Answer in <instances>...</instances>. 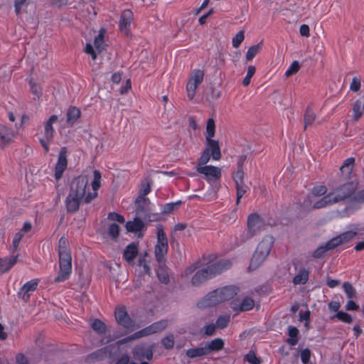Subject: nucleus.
Segmentation results:
<instances>
[{"label": "nucleus", "mask_w": 364, "mask_h": 364, "mask_svg": "<svg viewBox=\"0 0 364 364\" xmlns=\"http://www.w3.org/2000/svg\"><path fill=\"white\" fill-rule=\"evenodd\" d=\"M100 183H69V193L65 200L67 212L73 213L79 210L81 202L90 203L97 196Z\"/></svg>", "instance_id": "obj_1"}, {"label": "nucleus", "mask_w": 364, "mask_h": 364, "mask_svg": "<svg viewBox=\"0 0 364 364\" xmlns=\"http://www.w3.org/2000/svg\"><path fill=\"white\" fill-rule=\"evenodd\" d=\"M215 134V121L213 118H209L205 127V148L198 159L200 164H207L210 156L215 161H219L221 159L222 154L219 141L213 139Z\"/></svg>", "instance_id": "obj_2"}, {"label": "nucleus", "mask_w": 364, "mask_h": 364, "mask_svg": "<svg viewBox=\"0 0 364 364\" xmlns=\"http://www.w3.org/2000/svg\"><path fill=\"white\" fill-rule=\"evenodd\" d=\"M231 267L232 262L229 259L218 261L197 271L192 277L191 283L193 287H198L215 275L229 269Z\"/></svg>", "instance_id": "obj_3"}, {"label": "nucleus", "mask_w": 364, "mask_h": 364, "mask_svg": "<svg viewBox=\"0 0 364 364\" xmlns=\"http://www.w3.org/2000/svg\"><path fill=\"white\" fill-rule=\"evenodd\" d=\"M69 242L65 237H61L58 242L59 272L55 278V282L68 279L72 272V257L68 248Z\"/></svg>", "instance_id": "obj_4"}, {"label": "nucleus", "mask_w": 364, "mask_h": 364, "mask_svg": "<svg viewBox=\"0 0 364 364\" xmlns=\"http://www.w3.org/2000/svg\"><path fill=\"white\" fill-rule=\"evenodd\" d=\"M238 289L235 287H225L217 289L208 294L198 304L200 308L214 306L220 303L232 299L237 294Z\"/></svg>", "instance_id": "obj_5"}, {"label": "nucleus", "mask_w": 364, "mask_h": 364, "mask_svg": "<svg viewBox=\"0 0 364 364\" xmlns=\"http://www.w3.org/2000/svg\"><path fill=\"white\" fill-rule=\"evenodd\" d=\"M273 244L274 238L270 235H267L262 239L251 259L249 266L250 271L257 269L263 263L269 255Z\"/></svg>", "instance_id": "obj_6"}, {"label": "nucleus", "mask_w": 364, "mask_h": 364, "mask_svg": "<svg viewBox=\"0 0 364 364\" xmlns=\"http://www.w3.org/2000/svg\"><path fill=\"white\" fill-rule=\"evenodd\" d=\"M150 183H141L139 187V193L135 199V212L140 216L152 219L154 214L150 212V200L146 196L151 192Z\"/></svg>", "instance_id": "obj_7"}, {"label": "nucleus", "mask_w": 364, "mask_h": 364, "mask_svg": "<svg viewBox=\"0 0 364 364\" xmlns=\"http://www.w3.org/2000/svg\"><path fill=\"white\" fill-rule=\"evenodd\" d=\"M218 190V183H191L187 187L190 198H205L213 197Z\"/></svg>", "instance_id": "obj_8"}, {"label": "nucleus", "mask_w": 364, "mask_h": 364, "mask_svg": "<svg viewBox=\"0 0 364 364\" xmlns=\"http://www.w3.org/2000/svg\"><path fill=\"white\" fill-rule=\"evenodd\" d=\"M204 79V72L202 70H194L191 72L187 85L186 92L188 98L193 100L196 93V90L199 85L203 82Z\"/></svg>", "instance_id": "obj_9"}, {"label": "nucleus", "mask_w": 364, "mask_h": 364, "mask_svg": "<svg viewBox=\"0 0 364 364\" xmlns=\"http://www.w3.org/2000/svg\"><path fill=\"white\" fill-rule=\"evenodd\" d=\"M168 252V240L163 227L159 225L157 228V244L155 247V257L156 260L161 263L164 261V255Z\"/></svg>", "instance_id": "obj_10"}, {"label": "nucleus", "mask_w": 364, "mask_h": 364, "mask_svg": "<svg viewBox=\"0 0 364 364\" xmlns=\"http://www.w3.org/2000/svg\"><path fill=\"white\" fill-rule=\"evenodd\" d=\"M58 120V117L55 114L50 118L44 124L43 137L40 139V143L43 146L46 152L49 151L48 144L53 140L54 135V128L53 124Z\"/></svg>", "instance_id": "obj_11"}, {"label": "nucleus", "mask_w": 364, "mask_h": 364, "mask_svg": "<svg viewBox=\"0 0 364 364\" xmlns=\"http://www.w3.org/2000/svg\"><path fill=\"white\" fill-rule=\"evenodd\" d=\"M196 169L199 173L204 175L206 180L220 181L221 179L222 170L219 167L200 164L198 160Z\"/></svg>", "instance_id": "obj_12"}, {"label": "nucleus", "mask_w": 364, "mask_h": 364, "mask_svg": "<svg viewBox=\"0 0 364 364\" xmlns=\"http://www.w3.org/2000/svg\"><path fill=\"white\" fill-rule=\"evenodd\" d=\"M115 320L117 323L124 328L133 329L134 327V322L130 318L127 309L123 305L117 306L114 310Z\"/></svg>", "instance_id": "obj_13"}, {"label": "nucleus", "mask_w": 364, "mask_h": 364, "mask_svg": "<svg viewBox=\"0 0 364 364\" xmlns=\"http://www.w3.org/2000/svg\"><path fill=\"white\" fill-rule=\"evenodd\" d=\"M341 191H343V193L337 194L336 196H334V193H328L327 196L316 202L312 208L314 209H320L344 200L347 198L349 191L344 188H342Z\"/></svg>", "instance_id": "obj_14"}, {"label": "nucleus", "mask_w": 364, "mask_h": 364, "mask_svg": "<svg viewBox=\"0 0 364 364\" xmlns=\"http://www.w3.org/2000/svg\"><path fill=\"white\" fill-rule=\"evenodd\" d=\"M264 226V221L257 213H252L247 218V238H251L259 232Z\"/></svg>", "instance_id": "obj_15"}, {"label": "nucleus", "mask_w": 364, "mask_h": 364, "mask_svg": "<svg viewBox=\"0 0 364 364\" xmlns=\"http://www.w3.org/2000/svg\"><path fill=\"white\" fill-rule=\"evenodd\" d=\"M38 0H15V12L17 15L21 13L33 14L36 11Z\"/></svg>", "instance_id": "obj_16"}, {"label": "nucleus", "mask_w": 364, "mask_h": 364, "mask_svg": "<svg viewBox=\"0 0 364 364\" xmlns=\"http://www.w3.org/2000/svg\"><path fill=\"white\" fill-rule=\"evenodd\" d=\"M143 220L146 222H151L157 220V218H156V215H154V216L152 217V219L149 220L148 218H146L145 216H140L136 213V218L134 220L128 221L126 223L127 230L132 232L141 230L144 227V223Z\"/></svg>", "instance_id": "obj_17"}, {"label": "nucleus", "mask_w": 364, "mask_h": 364, "mask_svg": "<svg viewBox=\"0 0 364 364\" xmlns=\"http://www.w3.org/2000/svg\"><path fill=\"white\" fill-rule=\"evenodd\" d=\"M68 166V160H67V149L65 147H63L60 149L59 152L58 162L55 166V178L58 181L60 179L63 171L66 169Z\"/></svg>", "instance_id": "obj_18"}, {"label": "nucleus", "mask_w": 364, "mask_h": 364, "mask_svg": "<svg viewBox=\"0 0 364 364\" xmlns=\"http://www.w3.org/2000/svg\"><path fill=\"white\" fill-rule=\"evenodd\" d=\"M355 159L354 157L346 159L340 168V172L344 180L353 179V168L355 166Z\"/></svg>", "instance_id": "obj_19"}, {"label": "nucleus", "mask_w": 364, "mask_h": 364, "mask_svg": "<svg viewBox=\"0 0 364 364\" xmlns=\"http://www.w3.org/2000/svg\"><path fill=\"white\" fill-rule=\"evenodd\" d=\"M15 137V132L6 125L0 124V148L10 144Z\"/></svg>", "instance_id": "obj_20"}, {"label": "nucleus", "mask_w": 364, "mask_h": 364, "mask_svg": "<svg viewBox=\"0 0 364 364\" xmlns=\"http://www.w3.org/2000/svg\"><path fill=\"white\" fill-rule=\"evenodd\" d=\"M255 306L254 300L250 297H245L242 301L234 300L230 303V308L235 311H247L251 310Z\"/></svg>", "instance_id": "obj_21"}, {"label": "nucleus", "mask_w": 364, "mask_h": 364, "mask_svg": "<svg viewBox=\"0 0 364 364\" xmlns=\"http://www.w3.org/2000/svg\"><path fill=\"white\" fill-rule=\"evenodd\" d=\"M134 18V16L132 12L126 9L122 11L119 23V29L122 32L124 33L126 35L129 34V26L131 23Z\"/></svg>", "instance_id": "obj_22"}, {"label": "nucleus", "mask_w": 364, "mask_h": 364, "mask_svg": "<svg viewBox=\"0 0 364 364\" xmlns=\"http://www.w3.org/2000/svg\"><path fill=\"white\" fill-rule=\"evenodd\" d=\"M356 235L357 232L355 231L350 230L343 232L335 237H333L331 240L332 241L335 248H336L339 245L346 243L353 240Z\"/></svg>", "instance_id": "obj_23"}, {"label": "nucleus", "mask_w": 364, "mask_h": 364, "mask_svg": "<svg viewBox=\"0 0 364 364\" xmlns=\"http://www.w3.org/2000/svg\"><path fill=\"white\" fill-rule=\"evenodd\" d=\"M111 346H108L105 348L99 349L86 357V361L87 363H93L96 360H101L105 358L108 353H111Z\"/></svg>", "instance_id": "obj_24"}, {"label": "nucleus", "mask_w": 364, "mask_h": 364, "mask_svg": "<svg viewBox=\"0 0 364 364\" xmlns=\"http://www.w3.org/2000/svg\"><path fill=\"white\" fill-rule=\"evenodd\" d=\"M38 286V282L36 281H30L26 283L21 289L18 292V296L23 300L24 301H28L30 299V291H33L36 289Z\"/></svg>", "instance_id": "obj_25"}, {"label": "nucleus", "mask_w": 364, "mask_h": 364, "mask_svg": "<svg viewBox=\"0 0 364 364\" xmlns=\"http://www.w3.org/2000/svg\"><path fill=\"white\" fill-rule=\"evenodd\" d=\"M208 354L211 352L219 351L224 348V341L221 338H215L204 343Z\"/></svg>", "instance_id": "obj_26"}, {"label": "nucleus", "mask_w": 364, "mask_h": 364, "mask_svg": "<svg viewBox=\"0 0 364 364\" xmlns=\"http://www.w3.org/2000/svg\"><path fill=\"white\" fill-rule=\"evenodd\" d=\"M333 249H335V247L333 245L332 241L330 240L326 243V245L318 247L315 251H314L312 257L315 259H320L323 257L327 251Z\"/></svg>", "instance_id": "obj_27"}, {"label": "nucleus", "mask_w": 364, "mask_h": 364, "mask_svg": "<svg viewBox=\"0 0 364 364\" xmlns=\"http://www.w3.org/2000/svg\"><path fill=\"white\" fill-rule=\"evenodd\" d=\"M18 260V256L0 259V273L5 272L11 268Z\"/></svg>", "instance_id": "obj_28"}, {"label": "nucleus", "mask_w": 364, "mask_h": 364, "mask_svg": "<svg viewBox=\"0 0 364 364\" xmlns=\"http://www.w3.org/2000/svg\"><path fill=\"white\" fill-rule=\"evenodd\" d=\"M168 326L166 320H161L152 323L151 325L146 327L149 335L154 334L158 332H161L164 330Z\"/></svg>", "instance_id": "obj_29"}, {"label": "nucleus", "mask_w": 364, "mask_h": 364, "mask_svg": "<svg viewBox=\"0 0 364 364\" xmlns=\"http://www.w3.org/2000/svg\"><path fill=\"white\" fill-rule=\"evenodd\" d=\"M186 355L190 358H195L197 357L207 355L208 354L204 345L198 348L188 349L186 352Z\"/></svg>", "instance_id": "obj_30"}, {"label": "nucleus", "mask_w": 364, "mask_h": 364, "mask_svg": "<svg viewBox=\"0 0 364 364\" xmlns=\"http://www.w3.org/2000/svg\"><path fill=\"white\" fill-rule=\"evenodd\" d=\"M138 253L137 245L134 243L129 245L124 251V257L126 261L131 262Z\"/></svg>", "instance_id": "obj_31"}, {"label": "nucleus", "mask_w": 364, "mask_h": 364, "mask_svg": "<svg viewBox=\"0 0 364 364\" xmlns=\"http://www.w3.org/2000/svg\"><path fill=\"white\" fill-rule=\"evenodd\" d=\"M81 112L76 107H72L67 112V123L72 126L80 117Z\"/></svg>", "instance_id": "obj_32"}, {"label": "nucleus", "mask_w": 364, "mask_h": 364, "mask_svg": "<svg viewBox=\"0 0 364 364\" xmlns=\"http://www.w3.org/2000/svg\"><path fill=\"white\" fill-rule=\"evenodd\" d=\"M92 328L98 334L102 335L106 333L107 326L100 319H94L91 323Z\"/></svg>", "instance_id": "obj_33"}, {"label": "nucleus", "mask_w": 364, "mask_h": 364, "mask_svg": "<svg viewBox=\"0 0 364 364\" xmlns=\"http://www.w3.org/2000/svg\"><path fill=\"white\" fill-rule=\"evenodd\" d=\"M298 334L299 330L294 326H289L288 328V335L289 338L287 339V342L291 346H295L297 344L298 340Z\"/></svg>", "instance_id": "obj_34"}, {"label": "nucleus", "mask_w": 364, "mask_h": 364, "mask_svg": "<svg viewBox=\"0 0 364 364\" xmlns=\"http://www.w3.org/2000/svg\"><path fill=\"white\" fill-rule=\"evenodd\" d=\"M316 118V113L310 108H307L304 114V129L311 126Z\"/></svg>", "instance_id": "obj_35"}, {"label": "nucleus", "mask_w": 364, "mask_h": 364, "mask_svg": "<svg viewBox=\"0 0 364 364\" xmlns=\"http://www.w3.org/2000/svg\"><path fill=\"white\" fill-rule=\"evenodd\" d=\"M262 42L257 45L252 46L247 51L245 58L247 61H251L261 50Z\"/></svg>", "instance_id": "obj_36"}, {"label": "nucleus", "mask_w": 364, "mask_h": 364, "mask_svg": "<svg viewBox=\"0 0 364 364\" xmlns=\"http://www.w3.org/2000/svg\"><path fill=\"white\" fill-rule=\"evenodd\" d=\"M105 31L104 29H101L100 33L95 38V47L98 53H100L105 48V43H104V35Z\"/></svg>", "instance_id": "obj_37"}, {"label": "nucleus", "mask_w": 364, "mask_h": 364, "mask_svg": "<svg viewBox=\"0 0 364 364\" xmlns=\"http://www.w3.org/2000/svg\"><path fill=\"white\" fill-rule=\"evenodd\" d=\"M309 278V272L306 269H302L299 273L296 275L293 279V282L295 284H305Z\"/></svg>", "instance_id": "obj_38"}, {"label": "nucleus", "mask_w": 364, "mask_h": 364, "mask_svg": "<svg viewBox=\"0 0 364 364\" xmlns=\"http://www.w3.org/2000/svg\"><path fill=\"white\" fill-rule=\"evenodd\" d=\"M181 204V201L178 200L176 203H167L164 205L161 213L163 214L167 215L173 213L176 210Z\"/></svg>", "instance_id": "obj_39"}, {"label": "nucleus", "mask_w": 364, "mask_h": 364, "mask_svg": "<svg viewBox=\"0 0 364 364\" xmlns=\"http://www.w3.org/2000/svg\"><path fill=\"white\" fill-rule=\"evenodd\" d=\"M145 351L146 348L144 346H136L132 351L133 358L135 360H141L144 358Z\"/></svg>", "instance_id": "obj_40"}, {"label": "nucleus", "mask_w": 364, "mask_h": 364, "mask_svg": "<svg viewBox=\"0 0 364 364\" xmlns=\"http://www.w3.org/2000/svg\"><path fill=\"white\" fill-rule=\"evenodd\" d=\"M29 85L31 92L39 99L42 95V88L41 85L33 79L30 80Z\"/></svg>", "instance_id": "obj_41"}, {"label": "nucleus", "mask_w": 364, "mask_h": 364, "mask_svg": "<svg viewBox=\"0 0 364 364\" xmlns=\"http://www.w3.org/2000/svg\"><path fill=\"white\" fill-rule=\"evenodd\" d=\"M230 315H222L218 318L215 324L218 328L223 329L228 326V323L230 322Z\"/></svg>", "instance_id": "obj_42"}, {"label": "nucleus", "mask_w": 364, "mask_h": 364, "mask_svg": "<svg viewBox=\"0 0 364 364\" xmlns=\"http://www.w3.org/2000/svg\"><path fill=\"white\" fill-rule=\"evenodd\" d=\"M256 72V68L254 65H249L247 68V75L242 80V85L247 87L250 84L251 78Z\"/></svg>", "instance_id": "obj_43"}, {"label": "nucleus", "mask_w": 364, "mask_h": 364, "mask_svg": "<svg viewBox=\"0 0 364 364\" xmlns=\"http://www.w3.org/2000/svg\"><path fill=\"white\" fill-rule=\"evenodd\" d=\"M92 176H93V178H88L87 175H82L79 177V179L82 182L87 181L89 180H92V182H100V181L101 180V178H102L101 173L97 170H95L92 172Z\"/></svg>", "instance_id": "obj_44"}, {"label": "nucleus", "mask_w": 364, "mask_h": 364, "mask_svg": "<svg viewBox=\"0 0 364 364\" xmlns=\"http://www.w3.org/2000/svg\"><path fill=\"white\" fill-rule=\"evenodd\" d=\"M161 343L166 349H172L175 343L173 335L171 333L167 335L162 339Z\"/></svg>", "instance_id": "obj_45"}, {"label": "nucleus", "mask_w": 364, "mask_h": 364, "mask_svg": "<svg viewBox=\"0 0 364 364\" xmlns=\"http://www.w3.org/2000/svg\"><path fill=\"white\" fill-rule=\"evenodd\" d=\"M300 64L297 60L293 61L289 68L285 73V76L289 77L293 75H295L300 69Z\"/></svg>", "instance_id": "obj_46"}, {"label": "nucleus", "mask_w": 364, "mask_h": 364, "mask_svg": "<svg viewBox=\"0 0 364 364\" xmlns=\"http://www.w3.org/2000/svg\"><path fill=\"white\" fill-rule=\"evenodd\" d=\"M236 190H237V203H238L240 198L247 191L248 187L246 183H236Z\"/></svg>", "instance_id": "obj_47"}, {"label": "nucleus", "mask_w": 364, "mask_h": 364, "mask_svg": "<svg viewBox=\"0 0 364 364\" xmlns=\"http://www.w3.org/2000/svg\"><path fill=\"white\" fill-rule=\"evenodd\" d=\"M245 39V32L243 31H240L236 33V35L232 38V46L234 48H238L241 43Z\"/></svg>", "instance_id": "obj_48"}, {"label": "nucleus", "mask_w": 364, "mask_h": 364, "mask_svg": "<svg viewBox=\"0 0 364 364\" xmlns=\"http://www.w3.org/2000/svg\"><path fill=\"white\" fill-rule=\"evenodd\" d=\"M343 288L347 294L348 299H353L355 295V290L353 287L352 284L349 282H344L343 284Z\"/></svg>", "instance_id": "obj_49"}, {"label": "nucleus", "mask_w": 364, "mask_h": 364, "mask_svg": "<svg viewBox=\"0 0 364 364\" xmlns=\"http://www.w3.org/2000/svg\"><path fill=\"white\" fill-rule=\"evenodd\" d=\"M334 317H336L338 319L347 323H350L353 321L352 316L348 313H346L342 311H338L337 314L334 316Z\"/></svg>", "instance_id": "obj_50"}, {"label": "nucleus", "mask_w": 364, "mask_h": 364, "mask_svg": "<svg viewBox=\"0 0 364 364\" xmlns=\"http://www.w3.org/2000/svg\"><path fill=\"white\" fill-rule=\"evenodd\" d=\"M119 227L116 223H112L108 228V234L112 239H116L119 236Z\"/></svg>", "instance_id": "obj_51"}, {"label": "nucleus", "mask_w": 364, "mask_h": 364, "mask_svg": "<svg viewBox=\"0 0 364 364\" xmlns=\"http://www.w3.org/2000/svg\"><path fill=\"white\" fill-rule=\"evenodd\" d=\"M245 360L251 364H260L261 360L258 358L254 351H250L245 355Z\"/></svg>", "instance_id": "obj_52"}, {"label": "nucleus", "mask_w": 364, "mask_h": 364, "mask_svg": "<svg viewBox=\"0 0 364 364\" xmlns=\"http://www.w3.org/2000/svg\"><path fill=\"white\" fill-rule=\"evenodd\" d=\"M216 328H218L215 323H210L205 326L201 330V332L206 336H211L215 333Z\"/></svg>", "instance_id": "obj_53"}, {"label": "nucleus", "mask_w": 364, "mask_h": 364, "mask_svg": "<svg viewBox=\"0 0 364 364\" xmlns=\"http://www.w3.org/2000/svg\"><path fill=\"white\" fill-rule=\"evenodd\" d=\"M157 277L159 280L165 284L169 282V276L166 271L164 269H160L157 272Z\"/></svg>", "instance_id": "obj_54"}, {"label": "nucleus", "mask_w": 364, "mask_h": 364, "mask_svg": "<svg viewBox=\"0 0 364 364\" xmlns=\"http://www.w3.org/2000/svg\"><path fill=\"white\" fill-rule=\"evenodd\" d=\"M23 235H23L20 232H18L17 233H16V235L14 237V240H13V242H12V252H15L17 250L19 242H20L21 240L22 239V237H23Z\"/></svg>", "instance_id": "obj_55"}, {"label": "nucleus", "mask_w": 364, "mask_h": 364, "mask_svg": "<svg viewBox=\"0 0 364 364\" xmlns=\"http://www.w3.org/2000/svg\"><path fill=\"white\" fill-rule=\"evenodd\" d=\"M361 80L357 77H354L352 79V82L350 85V90L353 92H357L360 89Z\"/></svg>", "instance_id": "obj_56"}, {"label": "nucleus", "mask_w": 364, "mask_h": 364, "mask_svg": "<svg viewBox=\"0 0 364 364\" xmlns=\"http://www.w3.org/2000/svg\"><path fill=\"white\" fill-rule=\"evenodd\" d=\"M107 219L113 221H117L119 223H124L125 220L124 218L117 213H109L107 216Z\"/></svg>", "instance_id": "obj_57"}, {"label": "nucleus", "mask_w": 364, "mask_h": 364, "mask_svg": "<svg viewBox=\"0 0 364 364\" xmlns=\"http://www.w3.org/2000/svg\"><path fill=\"white\" fill-rule=\"evenodd\" d=\"M245 173L243 168H237V171L233 173L232 178L235 182L242 181L244 180Z\"/></svg>", "instance_id": "obj_58"}, {"label": "nucleus", "mask_w": 364, "mask_h": 364, "mask_svg": "<svg viewBox=\"0 0 364 364\" xmlns=\"http://www.w3.org/2000/svg\"><path fill=\"white\" fill-rule=\"evenodd\" d=\"M327 192V188L325 186H317L312 190L313 195L320 196L324 195Z\"/></svg>", "instance_id": "obj_59"}, {"label": "nucleus", "mask_w": 364, "mask_h": 364, "mask_svg": "<svg viewBox=\"0 0 364 364\" xmlns=\"http://www.w3.org/2000/svg\"><path fill=\"white\" fill-rule=\"evenodd\" d=\"M197 269V266L196 264H191L187 267L183 272L181 274V277L183 278H187L189 275L193 274Z\"/></svg>", "instance_id": "obj_60"}, {"label": "nucleus", "mask_w": 364, "mask_h": 364, "mask_svg": "<svg viewBox=\"0 0 364 364\" xmlns=\"http://www.w3.org/2000/svg\"><path fill=\"white\" fill-rule=\"evenodd\" d=\"M311 351L309 348H306L301 352V359L304 364H306L310 359Z\"/></svg>", "instance_id": "obj_61"}, {"label": "nucleus", "mask_w": 364, "mask_h": 364, "mask_svg": "<svg viewBox=\"0 0 364 364\" xmlns=\"http://www.w3.org/2000/svg\"><path fill=\"white\" fill-rule=\"evenodd\" d=\"M299 33L301 36L309 38L310 36V28L306 24H302L299 27Z\"/></svg>", "instance_id": "obj_62"}, {"label": "nucleus", "mask_w": 364, "mask_h": 364, "mask_svg": "<svg viewBox=\"0 0 364 364\" xmlns=\"http://www.w3.org/2000/svg\"><path fill=\"white\" fill-rule=\"evenodd\" d=\"M130 357L127 353H124L119 358L114 364H129Z\"/></svg>", "instance_id": "obj_63"}, {"label": "nucleus", "mask_w": 364, "mask_h": 364, "mask_svg": "<svg viewBox=\"0 0 364 364\" xmlns=\"http://www.w3.org/2000/svg\"><path fill=\"white\" fill-rule=\"evenodd\" d=\"M16 360L18 364H28L27 358L23 353H18Z\"/></svg>", "instance_id": "obj_64"}]
</instances>
